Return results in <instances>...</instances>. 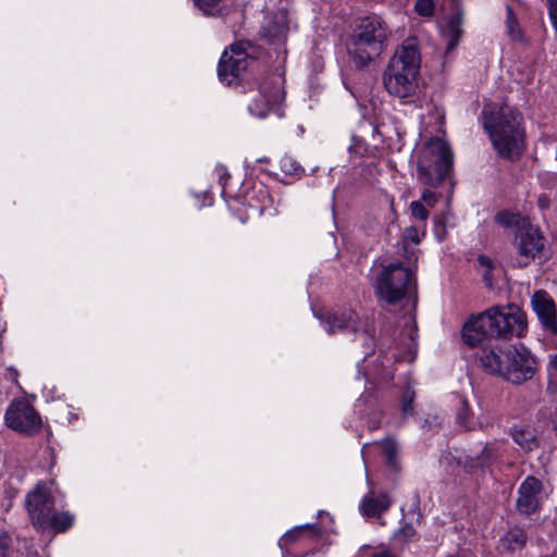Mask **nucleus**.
Wrapping results in <instances>:
<instances>
[{
    "mask_svg": "<svg viewBox=\"0 0 557 557\" xmlns=\"http://www.w3.org/2000/svg\"><path fill=\"white\" fill-rule=\"evenodd\" d=\"M483 126L493 148L504 159L516 160L525 149V129L522 114L508 104L485 106Z\"/></svg>",
    "mask_w": 557,
    "mask_h": 557,
    "instance_id": "1",
    "label": "nucleus"
},
{
    "mask_svg": "<svg viewBox=\"0 0 557 557\" xmlns=\"http://www.w3.org/2000/svg\"><path fill=\"white\" fill-rule=\"evenodd\" d=\"M421 55L417 40L407 39L391 59L383 75V83L392 96L406 102L419 91V70Z\"/></svg>",
    "mask_w": 557,
    "mask_h": 557,
    "instance_id": "2",
    "label": "nucleus"
},
{
    "mask_svg": "<svg viewBox=\"0 0 557 557\" xmlns=\"http://www.w3.org/2000/svg\"><path fill=\"white\" fill-rule=\"evenodd\" d=\"M391 30L379 16L360 20L347 45L348 54L357 67H364L386 48Z\"/></svg>",
    "mask_w": 557,
    "mask_h": 557,
    "instance_id": "3",
    "label": "nucleus"
},
{
    "mask_svg": "<svg viewBox=\"0 0 557 557\" xmlns=\"http://www.w3.org/2000/svg\"><path fill=\"white\" fill-rule=\"evenodd\" d=\"M479 360L485 371L498 373L513 384L530 380L536 370L529 350H480Z\"/></svg>",
    "mask_w": 557,
    "mask_h": 557,
    "instance_id": "4",
    "label": "nucleus"
},
{
    "mask_svg": "<svg viewBox=\"0 0 557 557\" xmlns=\"http://www.w3.org/2000/svg\"><path fill=\"white\" fill-rule=\"evenodd\" d=\"M453 166V152L442 138L430 139L419 152L418 180L437 187L447 177Z\"/></svg>",
    "mask_w": 557,
    "mask_h": 557,
    "instance_id": "5",
    "label": "nucleus"
},
{
    "mask_svg": "<svg viewBox=\"0 0 557 557\" xmlns=\"http://www.w3.org/2000/svg\"><path fill=\"white\" fill-rule=\"evenodd\" d=\"M416 284V276L411 269L399 262L383 265L375 280V290L379 299L388 305L400 301Z\"/></svg>",
    "mask_w": 557,
    "mask_h": 557,
    "instance_id": "6",
    "label": "nucleus"
},
{
    "mask_svg": "<svg viewBox=\"0 0 557 557\" xmlns=\"http://www.w3.org/2000/svg\"><path fill=\"white\" fill-rule=\"evenodd\" d=\"M327 333H354L363 338V344L369 345L375 334L373 319L370 315H359L350 308L326 311L317 314Z\"/></svg>",
    "mask_w": 557,
    "mask_h": 557,
    "instance_id": "7",
    "label": "nucleus"
},
{
    "mask_svg": "<svg viewBox=\"0 0 557 557\" xmlns=\"http://www.w3.org/2000/svg\"><path fill=\"white\" fill-rule=\"evenodd\" d=\"M494 338L523 337L527 332L525 313L516 305L492 307L486 310Z\"/></svg>",
    "mask_w": 557,
    "mask_h": 557,
    "instance_id": "8",
    "label": "nucleus"
},
{
    "mask_svg": "<svg viewBox=\"0 0 557 557\" xmlns=\"http://www.w3.org/2000/svg\"><path fill=\"white\" fill-rule=\"evenodd\" d=\"M515 247L518 251L517 267L525 268L542 256L545 248V238L536 225L524 222L522 228L516 232Z\"/></svg>",
    "mask_w": 557,
    "mask_h": 557,
    "instance_id": "9",
    "label": "nucleus"
},
{
    "mask_svg": "<svg viewBox=\"0 0 557 557\" xmlns=\"http://www.w3.org/2000/svg\"><path fill=\"white\" fill-rule=\"evenodd\" d=\"M5 424L26 435H34L41 430V418L26 399H16L10 404L4 416Z\"/></svg>",
    "mask_w": 557,
    "mask_h": 557,
    "instance_id": "10",
    "label": "nucleus"
},
{
    "mask_svg": "<svg viewBox=\"0 0 557 557\" xmlns=\"http://www.w3.org/2000/svg\"><path fill=\"white\" fill-rule=\"evenodd\" d=\"M25 505L32 523L39 530L47 529L49 515L54 507L53 497L46 483H38L34 490L28 492Z\"/></svg>",
    "mask_w": 557,
    "mask_h": 557,
    "instance_id": "11",
    "label": "nucleus"
},
{
    "mask_svg": "<svg viewBox=\"0 0 557 557\" xmlns=\"http://www.w3.org/2000/svg\"><path fill=\"white\" fill-rule=\"evenodd\" d=\"M253 63L242 44L231 46L220 59L218 75L222 83L231 85Z\"/></svg>",
    "mask_w": 557,
    "mask_h": 557,
    "instance_id": "12",
    "label": "nucleus"
},
{
    "mask_svg": "<svg viewBox=\"0 0 557 557\" xmlns=\"http://www.w3.org/2000/svg\"><path fill=\"white\" fill-rule=\"evenodd\" d=\"M284 92L280 82H263L253 91L250 103L248 104L249 113L258 119H263L275 106L281 103Z\"/></svg>",
    "mask_w": 557,
    "mask_h": 557,
    "instance_id": "13",
    "label": "nucleus"
},
{
    "mask_svg": "<svg viewBox=\"0 0 557 557\" xmlns=\"http://www.w3.org/2000/svg\"><path fill=\"white\" fill-rule=\"evenodd\" d=\"M543 494V483L535 476L529 475L520 484L517 497V509L529 516L540 509Z\"/></svg>",
    "mask_w": 557,
    "mask_h": 557,
    "instance_id": "14",
    "label": "nucleus"
},
{
    "mask_svg": "<svg viewBox=\"0 0 557 557\" xmlns=\"http://www.w3.org/2000/svg\"><path fill=\"white\" fill-rule=\"evenodd\" d=\"M461 337L466 345L475 347L494 338L486 310L470 318L462 326Z\"/></svg>",
    "mask_w": 557,
    "mask_h": 557,
    "instance_id": "15",
    "label": "nucleus"
},
{
    "mask_svg": "<svg viewBox=\"0 0 557 557\" xmlns=\"http://www.w3.org/2000/svg\"><path fill=\"white\" fill-rule=\"evenodd\" d=\"M532 308L546 331L557 333L556 307L550 296L543 290L535 292L531 299Z\"/></svg>",
    "mask_w": 557,
    "mask_h": 557,
    "instance_id": "16",
    "label": "nucleus"
},
{
    "mask_svg": "<svg viewBox=\"0 0 557 557\" xmlns=\"http://www.w3.org/2000/svg\"><path fill=\"white\" fill-rule=\"evenodd\" d=\"M288 16L285 12H277L263 27L262 35L271 44H282L288 33Z\"/></svg>",
    "mask_w": 557,
    "mask_h": 557,
    "instance_id": "17",
    "label": "nucleus"
},
{
    "mask_svg": "<svg viewBox=\"0 0 557 557\" xmlns=\"http://www.w3.org/2000/svg\"><path fill=\"white\" fill-rule=\"evenodd\" d=\"M245 201L249 209L259 215L264 214L273 206V199L269 189L263 184L253 185L252 189L246 194Z\"/></svg>",
    "mask_w": 557,
    "mask_h": 557,
    "instance_id": "18",
    "label": "nucleus"
},
{
    "mask_svg": "<svg viewBox=\"0 0 557 557\" xmlns=\"http://www.w3.org/2000/svg\"><path fill=\"white\" fill-rule=\"evenodd\" d=\"M388 507L389 499L387 494H375L373 491L366 494L360 504V510L362 515L367 517L380 516L383 511L387 510Z\"/></svg>",
    "mask_w": 557,
    "mask_h": 557,
    "instance_id": "19",
    "label": "nucleus"
},
{
    "mask_svg": "<svg viewBox=\"0 0 557 557\" xmlns=\"http://www.w3.org/2000/svg\"><path fill=\"white\" fill-rule=\"evenodd\" d=\"M461 24V16L454 14L447 21L446 26L441 29V39L445 45V54H449L458 45L462 34Z\"/></svg>",
    "mask_w": 557,
    "mask_h": 557,
    "instance_id": "20",
    "label": "nucleus"
},
{
    "mask_svg": "<svg viewBox=\"0 0 557 557\" xmlns=\"http://www.w3.org/2000/svg\"><path fill=\"white\" fill-rule=\"evenodd\" d=\"M528 541V536L524 530L515 528L509 530L502 539L500 546L503 549L513 553L521 550Z\"/></svg>",
    "mask_w": 557,
    "mask_h": 557,
    "instance_id": "21",
    "label": "nucleus"
},
{
    "mask_svg": "<svg viewBox=\"0 0 557 557\" xmlns=\"http://www.w3.org/2000/svg\"><path fill=\"white\" fill-rule=\"evenodd\" d=\"M510 434L513 442L525 451H531L539 446L536 435L530 428L512 429Z\"/></svg>",
    "mask_w": 557,
    "mask_h": 557,
    "instance_id": "22",
    "label": "nucleus"
},
{
    "mask_svg": "<svg viewBox=\"0 0 557 557\" xmlns=\"http://www.w3.org/2000/svg\"><path fill=\"white\" fill-rule=\"evenodd\" d=\"M74 523V516L67 511H61L49 515L47 528H52L57 532H64Z\"/></svg>",
    "mask_w": 557,
    "mask_h": 557,
    "instance_id": "23",
    "label": "nucleus"
},
{
    "mask_svg": "<svg viewBox=\"0 0 557 557\" xmlns=\"http://www.w3.org/2000/svg\"><path fill=\"white\" fill-rule=\"evenodd\" d=\"M495 221L496 223L506 228L515 227L517 228V232H519L520 228H522V224H524V222H530L529 219L508 211H502L497 213L495 216Z\"/></svg>",
    "mask_w": 557,
    "mask_h": 557,
    "instance_id": "24",
    "label": "nucleus"
},
{
    "mask_svg": "<svg viewBox=\"0 0 557 557\" xmlns=\"http://www.w3.org/2000/svg\"><path fill=\"white\" fill-rule=\"evenodd\" d=\"M418 332L416 323L412 319H408L399 345H401L404 348H414L418 346Z\"/></svg>",
    "mask_w": 557,
    "mask_h": 557,
    "instance_id": "25",
    "label": "nucleus"
},
{
    "mask_svg": "<svg viewBox=\"0 0 557 557\" xmlns=\"http://www.w3.org/2000/svg\"><path fill=\"white\" fill-rule=\"evenodd\" d=\"M496 450L493 445H485L480 455L474 458L471 457V463L469 465L470 469L475 467H484L491 462V460L495 457Z\"/></svg>",
    "mask_w": 557,
    "mask_h": 557,
    "instance_id": "26",
    "label": "nucleus"
},
{
    "mask_svg": "<svg viewBox=\"0 0 557 557\" xmlns=\"http://www.w3.org/2000/svg\"><path fill=\"white\" fill-rule=\"evenodd\" d=\"M280 168L282 172L288 176H299L302 172L300 164L289 156L281 158Z\"/></svg>",
    "mask_w": 557,
    "mask_h": 557,
    "instance_id": "27",
    "label": "nucleus"
},
{
    "mask_svg": "<svg viewBox=\"0 0 557 557\" xmlns=\"http://www.w3.org/2000/svg\"><path fill=\"white\" fill-rule=\"evenodd\" d=\"M457 423L465 429H472V412L469 407V403L466 399L461 400V407L457 411Z\"/></svg>",
    "mask_w": 557,
    "mask_h": 557,
    "instance_id": "28",
    "label": "nucleus"
},
{
    "mask_svg": "<svg viewBox=\"0 0 557 557\" xmlns=\"http://www.w3.org/2000/svg\"><path fill=\"white\" fill-rule=\"evenodd\" d=\"M413 9L419 16L431 18L435 11V3L433 0H417Z\"/></svg>",
    "mask_w": 557,
    "mask_h": 557,
    "instance_id": "29",
    "label": "nucleus"
},
{
    "mask_svg": "<svg viewBox=\"0 0 557 557\" xmlns=\"http://www.w3.org/2000/svg\"><path fill=\"white\" fill-rule=\"evenodd\" d=\"M425 234V224L422 227L409 226L404 231L403 238L406 243L419 244Z\"/></svg>",
    "mask_w": 557,
    "mask_h": 557,
    "instance_id": "30",
    "label": "nucleus"
},
{
    "mask_svg": "<svg viewBox=\"0 0 557 557\" xmlns=\"http://www.w3.org/2000/svg\"><path fill=\"white\" fill-rule=\"evenodd\" d=\"M223 0H193L194 5L207 15H214Z\"/></svg>",
    "mask_w": 557,
    "mask_h": 557,
    "instance_id": "31",
    "label": "nucleus"
},
{
    "mask_svg": "<svg viewBox=\"0 0 557 557\" xmlns=\"http://www.w3.org/2000/svg\"><path fill=\"white\" fill-rule=\"evenodd\" d=\"M410 213L414 220L425 222L429 218V207L420 200L412 201L410 203Z\"/></svg>",
    "mask_w": 557,
    "mask_h": 557,
    "instance_id": "32",
    "label": "nucleus"
},
{
    "mask_svg": "<svg viewBox=\"0 0 557 557\" xmlns=\"http://www.w3.org/2000/svg\"><path fill=\"white\" fill-rule=\"evenodd\" d=\"M506 25L508 29V34L510 37L515 40L521 39V30L518 26V21L516 16L513 15L511 9H507V18H506Z\"/></svg>",
    "mask_w": 557,
    "mask_h": 557,
    "instance_id": "33",
    "label": "nucleus"
},
{
    "mask_svg": "<svg viewBox=\"0 0 557 557\" xmlns=\"http://www.w3.org/2000/svg\"><path fill=\"white\" fill-rule=\"evenodd\" d=\"M478 263L481 268L484 269V272L482 273L484 282L486 283V285L492 286L491 270L494 267L492 259L486 256H479Z\"/></svg>",
    "mask_w": 557,
    "mask_h": 557,
    "instance_id": "34",
    "label": "nucleus"
},
{
    "mask_svg": "<svg viewBox=\"0 0 557 557\" xmlns=\"http://www.w3.org/2000/svg\"><path fill=\"white\" fill-rule=\"evenodd\" d=\"M434 235L437 240H443L446 236L447 230L444 223V216H435L434 218Z\"/></svg>",
    "mask_w": 557,
    "mask_h": 557,
    "instance_id": "35",
    "label": "nucleus"
},
{
    "mask_svg": "<svg viewBox=\"0 0 557 557\" xmlns=\"http://www.w3.org/2000/svg\"><path fill=\"white\" fill-rule=\"evenodd\" d=\"M440 196L432 191L431 189H424L421 195L422 203H424L429 208H433L435 203L438 201Z\"/></svg>",
    "mask_w": 557,
    "mask_h": 557,
    "instance_id": "36",
    "label": "nucleus"
},
{
    "mask_svg": "<svg viewBox=\"0 0 557 557\" xmlns=\"http://www.w3.org/2000/svg\"><path fill=\"white\" fill-rule=\"evenodd\" d=\"M414 399V393L412 391H406L401 400V409L405 413H410L412 411V403Z\"/></svg>",
    "mask_w": 557,
    "mask_h": 557,
    "instance_id": "37",
    "label": "nucleus"
},
{
    "mask_svg": "<svg viewBox=\"0 0 557 557\" xmlns=\"http://www.w3.org/2000/svg\"><path fill=\"white\" fill-rule=\"evenodd\" d=\"M11 545V537L8 534V532L0 530V557H4V552L10 547Z\"/></svg>",
    "mask_w": 557,
    "mask_h": 557,
    "instance_id": "38",
    "label": "nucleus"
},
{
    "mask_svg": "<svg viewBox=\"0 0 557 557\" xmlns=\"http://www.w3.org/2000/svg\"><path fill=\"white\" fill-rule=\"evenodd\" d=\"M548 15L553 26L557 30V0H548Z\"/></svg>",
    "mask_w": 557,
    "mask_h": 557,
    "instance_id": "39",
    "label": "nucleus"
},
{
    "mask_svg": "<svg viewBox=\"0 0 557 557\" xmlns=\"http://www.w3.org/2000/svg\"><path fill=\"white\" fill-rule=\"evenodd\" d=\"M537 206L541 210H546L550 206V200L546 195H541L537 198Z\"/></svg>",
    "mask_w": 557,
    "mask_h": 557,
    "instance_id": "40",
    "label": "nucleus"
},
{
    "mask_svg": "<svg viewBox=\"0 0 557 557\" xmlns=\"http://www.w3.org/2000/svg\"><path fill=\"white\" fill-rule=\"evenodd\" d=\"M372 557H396L389 549H383L381 552H376L372 555Z\"/></svg>",
    "mask_w": 557,
    "mask_h": 557,
    "instance_id": "41",
    "label": "nucleus"
},
{
    "mask_svg": "<svg viewBox=\"0 0 557 557\" xmlns=\"http://www.w3.org/2000/svg\"><path fill=\"white\" fill-rule=\"evenodd\" d=\"M549 364L557 372V354L552 357Z\"/></svg>",
    "mask_w": 557,
    "mask_h": 557,
    "instance_id": "42",
    "label": "nucleus"
},
{
    "mask_svg": "<svg viewBox=\"0 0 557 557\" xmlns=\"http://www.w3.org/2000/svg\"><path fill=\"white\" fill-rule=\"evenodd\" d=\"M435 115H436V119L438 121H442L443 120V114L442 112L438 110V109H435Z\"/></svg>",
    "mask_w": 557,
    "mask_h": 557,
    "instance_id": "43",
    "label": "nucleus"
},
{
    "mask_svg": "<svg viewBox=\"0 0 557 557\" xmlns=\"http://www.w3.org/2000/svg\"><path fill=\"white\" fill-rule=\"evenodd\" d=\"M392 446H393V443L392 442H386V448L388 449V454L392 456Z\"/></svg>",
    "mask_w": 557,
    "mask_h": 557,
    "instance_id": "44",
    "label": "nucleus"
},
{
    "mask_svg": "<svg viewBox=\"0 0 557 557\" xmlns=\"http://www.w3.org/2000/svg\"><path fill=\"white\" fill-rule=\"evenodd\" d=\"M421 121H422V123H424V124H428V123H429V121H426V117H425V116H423V115H421Z\"/></svg>",
    "mask_w": 557,
    "mask_h": 557,
    "instance_id": "45",
    "label": "nucleus"
}]
</instances>
